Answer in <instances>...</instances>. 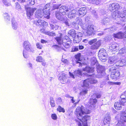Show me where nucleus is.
I'll return each instance as SVG.
<instances>
[{"instance_id": "obj_1", "label": "nucleus", "mask_w": 126, "mask_h": 126, "mask_svg": "<svg viewBox=\"0 0 126 126\" xmlns=\"http://www.w3.org/2000/svg\"><path fill=\"white\" fill-rule=\"evenodd\" d=\"M90 110L88 109H85L82 106L81 107H78L76 109L75 114L77 115L79 121L77 120L78 126H87V121L89 118V116L85 115L82 118V115L89 114Z\"/></svg>"}, {"instance_id": "obj_2", "label": "nucleus", "mask_w": 126, "mask_h": 126, "mask_svg": "<svg viewBox=\"0 0 126 126\" xmlns=\"http://www.w3.org/2000/svg\"><path fill=\"white\" fill-rule=\"evenodd\" d=\"M112 16L114 19L118 20L120 18L123 21L125 22L126 20V10L123 9L120 12L118 11L112 14Z\"/></svg>"}, {"instance_id": "obj_3", "label": "nucleus", "mask_w": 126, "mask_h": 126, "mask_svg": "<svg viewBox=\"0 0 126 126\" xmlns=\"http://www.w3.org/2000/svg\"><path fill=\"white\" fill-rule=\"evenodd\" d=\"M55 39L59 44L61 45H62L66 48H68L69 47L71 42L66 39H62L61 37H57Z\"/></svg>"}, {"instance_id": "obj_4", "label": "nucleus", "mask_w": 126, "mask_h": 126, "mask_svg": "<svg viewBox=\"0 0 126 126\" xmlns=\"http://www.w3.org/2000/svg\"><path fill=\"white\" fill-rule=\"evenodd\" d=\"M109 70V72L111 73L110 76L112 79H117L120 75L119 71L118 70L116 71V68L114 66L110 67Z\"/></svg>"}, {"instance_id": "obj_5", "label": "nucleus", "mask_w": 126, "mask_h": 126, "mask_svg": "<svg viewBox=\"0 0 126 126\" xmlns=\"http://www.w3.org/2000/svg\"><path fill=\"white\" fill-rule=\"evenodd\" d=\"M81 28L84 30H87L86 32L87 34L90 36L93 34L94 30L93 25H88L87 24L82 23L81 26Z\"/></svg>"}, {"instance_id": "obj_6", "label": "nucleus", "mask_w": 126, "mask_h": 126, "mask_svg": "<svg viewBox=\"0 0 126 126\" xmlns=\"http://www.w3.org/2000/svg\"><path fill=\"white\" fill-rule=\"evenodd\" d=\"M107 53L106 50L104 49H101L98 52V56L99 59L102 62L106 61V57Z\"/></svg>"}, {"instance_id": "obj_7", "label": "nucleus", "mask_w": 126, "mask_h": 126, "mask_svg": "<svg viewBox=\"0 0 126 126\" xmlns=\"http://www.w3.org/2000/svg\"><path fill=\"white\" fill-rule=\"evenodd\" d=\"M97 82V80L94 78H89L84 80L83 82V87H88L90 84H95Z\"/></svg>"}, {"instance_id": "obj_8", "label": "nucleus", "mask_w": 126, "mask_h": 126, "mask_svg": "<svg viewBox=\"0 0 126 126\" xmlns=\"http://www.w3.org/2000/svg\"><path fill=\"white\" fill-rule=\"evenodd\" d=\"M101 97V95L99 94H94L92 96V98L90 99L89 101V106L95 104L97 102L96 98H99Z\"/></svg>"}, {"instance_id": "obj_9", "label": "nucleus", "mask_w": 126, "mask_h": 126, "mask_svg": "<svg viewBox=\"0 0 126 126\" xmlns=\"http://www.w3.org/2000/svg\"><path fill=\"white\" fill-rule=\"evenodd\" d=\"M25 9L26 11L27 15L29 19L30 18L31 16L33 15L34 11L36 10V9L35 8H32L30 7H27L26 6H25Z\"/></svg>"}, {"instance_id": "obj_10", "label": "nucleus", "mask_w": 126, "mask_h": 126, "mask_svg": "<svg viewBox=\"0 0 126 126\" xmlns=\"http://www.w3.org/2000/svg\"><path fill=\"white\" fill-rule=\"evenodd\" d=\"M23 46L24 48L27 51L29 52L31 51L32 47L28 41H24L23 44Z\"/></svg>"}, {"instance_id": "obj_11", "label": "nucleus", "mask_w": 126, "mask_h": 126, "mask_svg": "<svg viewBox=\"0 0 126 126\" xmlns=\"http://www.w3.org/2000/svg\"><path fill=\"white\" fill-rule=\"evenodd\" d=\"M70 10L68 6L65 5L61 6L59 8L60 13L63 15H65L66 14L65 12H69Z\"/></svg>"}, {"instance_id": "obj_12", "label": "nucleus", "mask_w": 126, "mask_h": 126, "mask_svg": "<svg viewBox=\"0 0 126 126\" xmlns=\"http://www.w3.org/2000/svg\"><path fill=\"white\" fill-rule=\"evenodd\" d=\"M82 33L80 32L78 33L76 36L75 35L73 39V42L74 43H78L82 39Z\"/></svg>"}, {"instance_id": "obj_13", "label": "nucleus", "mask_w": 126, "mask_h": 126, "mask_svg": "<svg viewBox=\"0 0 126 126\" xmlns=\"http://www.w3.org/2000/svg\"><path fill=\"white\" fill-rule=\"evenodd\" d=\"M87 12V10L86 8L82 7L79 9L78 11L77 14L79 16L82 17L85 15Z\"/></svg>"}, {"instance_id": "obj_14", "label": "nucleus", "mask_w": 126, "mask_h": 126, "mask_svg": "<svg viewBox=\"0 0 126 126\" xmlns=\"http://www.w3.org/2000/svg\"><path fill=\"white\" fill-rule=\"evenodd\" d=\"M34 23L37 25L43 26H44L47 25L48 23L43 20L39 19L37 20H35Z\"/></svg>"}, {"instance_id": "obj_15", "label": "nucleus", "mask_w": 126, "mask_h": 126, "mask_svg": "<svg viewBox=\"0 0 126 126\" xmlns=\"http://www.w3.org/2000/svg\"><path fill=\"white\" fill-rule=\"evenodd\" d=\"M44 16L43 11L40 9L37 10L35 13V16L37 18H42Z\"/></svg>"}, {"instance_id": "obj_16", "label": "nucleus", "mask_w": 126, "mask_h": 126, "mask_svg": "<svg viewBox=\"0 0 126 126\" xmlns=\"http://www.w3.org/2000/svg\"><path fill=\"white\" fill-rule=\"evenodd\" d=\"M117 59V57L116 56L110 57L109 59L108 63H109L111 64L116 63V64H117L116 61Z\"/></svg>"}, {"instance_id": "obj_17", "label": "nucleus", "mask_w": 126, "mask_h": 126, "mask_svg": "<svg viewBox=\"0 0 126 126\" xmlns=\"http://www.w3.org/2000/svg\"><path fill=\"white\" fill-rule=\"evenodd\" d=\"M60 76L59 79L62 82L65 81L67 77V75L63 73H60L59 74Z\"/></svg>"}, {"instance_id": "obj_18", "label": "nucleus", "mask_w": 126, "mask_h": 126, "mask_svg": "<svg viewBox=\"0 0 126 126\" xmlns=\"http://www.w3.org/2000/svg\"><path fill=\"white\" fill-rule=\"evenodd\" d=\"M110 49L113 51H116L119 49V45L117 44H113L110 47Z\"/></svg>"}, {"instance_id": "obj_19", "label": "nucleus", "mask_w": 126, "mask_h": 126, "mask_svg": "<svg viewBox=\"0 0 126 126\" xmlns=\"http://www.w3.org/2000/svg\"><path fill=\"white\" fill-rule=\"evenodd\" d=\"M124 33L121 32H119L117 33L113 34V37H114L121 39L124 38Z\"/></svg>"}, {"instance_id": "obj_20", "label": "nucleus", "mask_w": 126, "mask_h": 126, "mask_svg": "<svg viewBox=\"0 0 126 126\" xmlns=\"http://www.w3.org/2000/svg\"><path fill=\"white\" fill-rule=\"evenodd\" d=\"M76 15V11L73 10L69 12L68 15V18L72 19L75 17Z\"/></svg>"}, {"instance_id": "obj_21", "label": "nucleus", "mask_w": 126, "mask_h": 126, "mask_svg": "<svg viewBox=\"0 0 126 126\" xmlns=\"http://www.w3.org/2000/svg\"><path fill=\"white\" fill-rule=\"evenodd\" d=\"M100 45V41H98L91 46V48L93 50L97 49L99 47Z\"/></svg>"}, {"instance_id": "obj_22", "label": "nucleus", "mask_w": 126, "mask_h": 126, "mask_svg": "<svg viewBox=\"0 0 126 126\" xmlns=\"http://www.w3.org/2000/svg\"><path fill=\"white\" fill-rule=\"evenodd\" d=\"M83 70L84 71L88 73H92L94 71V68L87 66L83 69Z\"/></svg>"}, {"instance_id": "obj_23", "label": "nucleus", "mask_w": 126, "mask_h": 126, "mask_svg": "<svg viewBox=\"0 0 126 126\" xmlns=\"http://www.w3.org/2000/svg\"><path fill=\"white\" fill-rule=\"evenodd\" d=\"M119 63V64H117L114 63V65L118 66H122L126 64V60L125 59H122L118 62H117L116 63Z\"/></svg>"}, {"instance_id": "obj_24", "label": "nucleus", "mask_w": 126, "mask_h": 126, "mask_svg": "<svg viewBox=\"0 0 126 126\" xmlns=\"http://www.w3.org/2000/svg\"><path fill=\"white\" fill-rule=\"evenodd\" d=\"M96 68L97 72H105V67L103 66L97 64Z\"/></svg>"}, {"instance_id": "obj_25", "label": "nucleus", "mask_w": 126, "mask_h": 126, "mask_svg": "<svg viewBox=\"0 0 126 126\" xmlns=\"http://www.w3.org/2000/svg\"><path fill=\"white\" fill-rule=\"evenodd\" d=\"M126 110H125V112H123L121 115L120 118L121 121L122 123L126 122Z\"/></svg>"}, {"instance_id": "obj_26", "label": "nucleus", "mask_w": 126, "mask_h": 126, "mask_svg": "<svg viewBox=\"0 0 126 126\" xmlns=\"http://www.w3.org/2000/svg\"><path fill=\"white\" fill-rule=\"evenodd\" d=\"M61 21L65 23V25L68 27H70L71 26V23L69 22V20L66 17H63Z\"/></svg>"}, {"instance_id": "obj_27", "label": "nucleus", "mask_w": 126, "mask_h": 126, "mask_svg": "<svg viewBox=\"0 0 126 126\" xmlns=\"http://www.w3.org/2000/svg\"><path fill=\"white\" fill-rule=\"evenodd\" d=\"M49 10H46L45 11H44V9H43V14L44 15V17L47 19L49 18L50 15V13L49 12L50 11Z\"/></svg>"}, {"instance_id": "obj_28", "label": "nucleus", "mask_w": 126, "mask_h": 126, "mask_svg": "<svg viewBox=\"0 0 126 126\" xmlns=\"http://www.w3.org/2000/svg\"><path fill=\"white\" fill-rule=\"evenodd\" d=\"M109 19L108 17H105L101 21V23L103 25H105L108 23Z\"/></svg>"}, {"instance_id": "obj_29", "label": "nucleus", "mask_w": 126, "mask_h": 126, "mask_svg": "<svg viewBox=\"0 0 126 126\" xmlns=\"http://www.w3.org/2000/svg\"><path fill=\"white\" fill-rule=\"evenodd\" d=\"M121 105V103H120V102H117L115 103L114 106L116 109L119 110L122 108Z\"/></svg>"}, {"instance_id": "obj_30", "label": "nucleus", "mask_w": 126, "mask_h": 126, "mask_svg": "<svg viewBox=\"0 0 126 126\" xmlns=\"http://www.w3.org/2000/svg\"><path fill=\"white\" fill-rule=\"evenodd\" d=\"M85 87V88L84 87L82 89V91L80 92V95H84L87 93L88 87Z\"/></svg>"}, {"instance_id": "obj_31", "label": "nucleus", "mask_w": 126, "mask_h": 126, "mask_svg": "<svg viewBox=\"0 0 126 126\" xmlns=\"http://www.w3.org/2000/svg\"><path fill=\"white\" fill-rule=\"evenodd\" d=\"M59 12H56V18L58 20L61 21L63 18V16L60 15V14Z\"/></svg>"}, {"instance_id": "obj_32", "label": "nucleus", "mask_w": 126, "mask_h": 126, "mask_svg": "<svg viewBox=\"0 0 126 126\" xmlns=\"http://www.w3.org/2000/svg\"><path fill=\"white\" fill-rule=\"evenodd\" d=\"M74 73L75 76L80 77L82 76V72L79 70L75 71L74 72Z\"/></svg>"}, {"instance_id": "obj_33", "label": "nucleus", "mask_w": 126, "mask_h": 126, "mask_svg": "<svg viewBox=\"0 0 126 126\" xmlns=\"http://www.w3.org/2000/svg\"><path fill=\"white\" fill-rule=\"evenodd\" d=\"M68 34L74 38L76 35L75 30L73 29L70 30L68 32Z\"/></svg>"}, {"instance_id": "obj_34", "label": "nucleus", "mask_w": 126, "mask_h": 126, "mask_svg": "<svg viewBox=\"0 0 126 126\" xmlns=\"http://www.w3.org/2000/svg\"><path fill=\"white\" fill-rule=\"evenodd\" d=\"M123 96L122 95L120 97L121 100H120V102L122 105L125 106L126 104V99L125 98L123 97Z\"/></svg>"}, {"instance_id": "obj_35", "label": "nucleus", "mask_w": 126, "mask_h": 126, "mask_svg": "<svg viewBox=\"0 0 126 126\" xmlns=\"http://www.w3.org/2000/svg\"><path fill=\"white\" fill-rule=\"evenodd\" d=\"M12 27L13 29L14 30H16L17 27V23L13 19L12 21Z\"/></svg>"}, {"instance_id": "obj_36", "label": "nucleus", "mask_w": 126, "mask_h": 126, "mask_svg": "<svg viewBox=\"0 0 126 126\" xmlns=\"http://www.w3.org/2000/svg\"><path fill=\"white\" fill-rule=\"evenodd\" d=\"M110 121V117L108 115L105 118L103 121V123L104 124H106L108 122Z\"/></svg>"}, {"instance_id": "obj_37", "label": "nucleus", "mask_w": 126, "mask_h": 126, "mask_svg": "<svg viewBox=\"0 0 126 126\" xmlns=\"http://www.w3.org/2000/svg\"><path fill=\"white\" fill-rule=\"evenodd\" d=\"M113 6L114 7V11H115L116 10H118L120 8V6L119 4L118 3H113Z\"/></svg>"}, {"instance_id": "obj_38", "label": "nucleus", "mask_w": 126, "mask_h": 126, "mask_svg": "<svg viewBox=\"0 0 126 126\" xmlns=\"http://www.w3.org/2000/svg\"><path fill=\"white\" fill-rule=\"evenodd\" d=\"M44 33L46 35L50 36H54L55 35V33L53 32H50L48 31H45Z\"/></svg>"}, {"instance_id": "obj_39", "label": "nucleus", "mask_w": 126, "mask_h": 126, "mask_svg": "<svg viewBox=\"0 0 126 126\" xmlns=\"http://www.w3.org/2000/svg\"><path fill=\"white\" fill-rule=\"evenodd\" d=\"M76 23L77 24H79L80 26H81L82 24L83 23L82 19L79 17H77L76 19Z\"/></svg>"}, {"instance_id": "obj_40", "label": "nucleus", "mask_w": 126, "mask_h": 126, "mask_svg": "<svg viewBox=\"0 0 126 126\" xmlns=\"http://www.w3.org/2000/svg\"><path fill=\"white\" fill-rule=\"evenodd\" d=\"M98 72V74L96 75V77L98 78H100L103 77L105 75V72Z\"/></svg>"}, {"instance_id": "obj_41", "label": "nucleus", "mask_w": 126, "mask_h": 126, "mask_svg": "<svg viewBox=\"0 0 126 126\" xmlns=\"http://www.w3.org/2000/svg\"><path fill=\"white\" fill-rule=\"evenodd\" d=\"M88 2L92 4H95L98 5L99 3V0H88Z\"/></svg>"}, {"instance_id": "obj_42", "label": "nucleus", "mask_w": 126, "mask_h": 126, "mask_svg": "<svg viewBox=\"0 0 126 126\" xmlns=\"http://www.w3.org/2000/svg\"><path fill=\"white\" fill-rule=\"evenodd\" d=\"M27 4L28 5H33L34 4V0H27Z\"/></svg>"}, {"instance_id": "obj_43", "label": "nucleus", "mask_w": 126, "mask_h": 126, "mask_svg": "<svg viewBox=\"0 0 126 126\" xmlns=\"http://www.w3.org/2000/svg\"><path fill=\"white\" fill-rule=\"evenodd\" d=\"M50 105L52 107H54L55 106V104L53 97H51L50 98Z\"/></svg>"}, {"instance_id": "obj_44", "label": "nucleus", "mask_w": 126, "mask_h": 126, "mask_svg": "<svg viewBox=\"0 0 126 126\" xmlns=\"http://www.w3.org/2000/svg\"><path fill=\"white\" fill-rule=\"evenodd\" d=\"M50 26L51 29L54 30H56L58 28V26L55 24H50Z\"/></svg>"}, {"instance_id": "obj_45", "label": "nucleus", "mask_w": 126, "mask_h": 126, "mask_svg": "<svg viewBox=\"0 0 126 126\" xmlns=\"http://www.w3.org/2000/svg\"><path fill=\"white\" fill-rule=\"evenodd\" d=\"M119 53L120 54H124L126 53V48L123 47L120 49L119 50Z\"/></svg>"}, {"instance_id": "obj_46", "label": "nucleus", "mask_w": 126, "mask_h": 126, "mask_svg": "<svg viewBox=\"0 0 126 126\" xmlns=\"http://www.w3.org/2000/svg\"><path fill=\"white\" fill-rule=\"evenodd\" d=\"M61 4H53V9L54 10L56 9H58L61 6Z\"/></svg>"}, {"instance_id": "obj_47", "label": "nucleus", "mask_w": 126, "mask_h": 126, "mask_svg": "<svg viewBox=\"0 0 126 126\" xmlns=\"http://www.w3.org/2000/svg\"><path fill=\"white\" fill-rule=\"evenodd\" d=\"M53 47H54V48L57 49L58 51H60L62 50H63L65 51L64 49L63 48L60 47H58L57 45H53L52 46Z\"/></svg>"}, {"instance_id": "obj_48", "label": "nucleus", "mask_w": 126, "mask_h": 126, "mask_svg": "<svg viewBox=\"0 0 126 126\" xmlns=\"http://www.w3.org/2000/svg\"><path fill=\"white\" fill-rule=\"evenodd\" d=\"M50 4H47L45 6L44 8V11H45V10H50Z\"/></svg>"}, {"instance_id": "obj_49", "label": "nucleus", "mask_w": 126, "mask_h": 126, "mask_svg": "<svg viewBox=\"0 0 126 126\" xmlns=\"http://www.w3.org/2000/svg\"><path fill=\"white\" fill-rule=\"evenodd\" d=\"M44 59L42 58L41 56H38L37 57L36 59V61L39 62H43Z\"/></svg>"}, {"instance_id": "obj_50", "label": "nucleus", "mask_w": 126, "mask_h": 126, "mask_svg": "<svg viewBox=\"0 0 126 126\" xmlns=\"http://www.w3.org/2000/svg\"><path fill=\"white\" fill-rule=\"evenodd\" d=\"M57 110L60 112H64L65 111L64 109L60 106H59L58 108H57Z\"/></svg>"}, {"instance_id": "obj_51", "label": "nucleus", "mask_w": 126, "mask_h": 126, "mask_svg": "<svg viewBox=\"0 0 126 126\" xmlns=\"http://www.w3.org/2000/svg\"><path fill=\"white\" fill-rule=\"evenodd\" d=\"M79 50L78 47L73 46L72 48L71 52H75Z\"/></svg>"}, {"instance_id": "obj_52", "label": "nucleus", "mask_w": 126, "mask_h": 126, "mask_svg": "<svg viewBox=\"0 0 126 126\" xmlns=\"http://www.w3.org/2000/svg\"><path fill=\"white\" fill-rule=\"evenodd\" d=\"M81 56V55L80 53H78L75 55V58L78 60V61H80V57Z\"/></svg>"}, {"instance_id": "obj_53", "label": "nucleus", "mask_w": 126, "mask_h": 126, "mask_svg": "<svg viewBox=\"0 0 126 126\" xmlns=\"http://www.w3.org/2000/svg\"><path fill=\"white\" fill-rule=\"evenodd\" d=\"M2 1L3 4L6 6H9L11 4L10 2L6 0H2Z\"/></svg>"}, {"instance_id": "obj_54", "label": "nucleus", "mask_w": 126, "mask_h": 126, "mask_svg": "<svg viewBox=\"0 0 126 126\" xmlns=\"http://www.w3.org/2000/svg\"><path fill=\"white\" fill-rule=\"evenodd\" d=\"M3 15L5 19L6 20H8V21L9 20V16H8L7 13H5Z\"/></svg>"}, {"instance_id": "obj_55", "label": "nucleus", "mask_w": 126, "mask_h": 126, "mask_svg": "<svg viewBox=\"0 0 126 126\" xmlns=\"http://www.w3.org/2000/svg\"><path fill=\"white\" fill-rule=\"evenodd\" d=\"M92 14L94 17L95 18H98V15L97 13L95 10H93L92 11Z\"/></svg>"}, {"instance_id": "obj_56", "label": "nucleus", "mask_w": 126, "mask_h": 126, "mask_svg": "<svg viewBox=\"0 0 126 126\" xmlns=\"http://www.w3.org/2000/svg\"><path fill=\"white\" fill-rule=\"evenodd\" d=\"M113 4H110L109 5V10L110 11H112L114 9V7L113 6Z\"/></svg>"}, {"instance_id": "obj_57", "label": "nucleus", "mask_w": 126, "mask_h": 126, "mask_svg": "<svg viewBox=\"0 0 126 126\" xmlns=\"http://www.w3.org/2000/svg\"><path fill=\"white\" fill-rule=\"evenodd\" d=\"M97 41L96 39H93L90 40L88 42L89 44L90 45H92L93 43H94Z\"/></svg>"}, {"instance_id": "obj_58", "label": "nucleus", "mask_w": 126, "mask_h": 126, "mask_svg": "<svg viewBox=\"0 0 126 126\" xmlns=\"http://www.w3.org/2000/svg\"><path fill=\"white\" fill-rule=\"evenodd\" d=\"M36 46L37 48L39 49H41L43 47L42 45L39 43H37L36 44Z\"/></svg>"}, {"instance_id": "obj_59", "label": "nucleus", "mask_w": 126, "mask_h": 126, "mask_svg": "<svg viewBox=\"0 0 126 126\" xmlns=\"http://www.w3.org/2000/svg\"><path fill=\"white\" fill-rule=\"evenodd\" d=\"M16 8L17 9H21V6L20 5L19 3L18 2H16Z\"/></svg>"}, {"instance_id": "obj_60", "label": "nucleus", "mask_w": 126, "mask_h": 126, "mask_svg": "<svg viewBox=\"0 0 126 126\" xmlns=\"http://www.w3.org/2000/svg\"><path fill=\"white\" fill-rule=\"evenodd\" d=\"M51 117L52 119L54 120H56L57 118V115L55 114H52Z\"/></svg>"}, {"instance_id": "obj_61", "label": "nucleus", "mask_w": 126, "mask_h": 126, "mask_svg": "<svg viewBox=\"0 0 126 126\" xmlns=\"http://www.w3.org/2000/svg\"><path fill=\"white\" fill-rule=\"evenodd\" d=\"M77 23L75 22H73L72 23V25H71V26L73 27H76V26L77 25Z\"/></svg>"}, {"instance_id": "obj_62", "label": "nucleus", "mask_w": 126, "mask_h": 126, "mask_svg": "<svg viewBox=\"0 0 126 126\" xmlns=\"http://www.w3.org/2000/svg\"><path fill=\"white\" fill-rule=\"evenodd\" d=\"M23 55L24 57L26 58H27L28 57V56L26 54V52L25 51L23 50Z\"/></svg>"}, {"instance_id": "obj_63", "label": "nucleus", "mask_w": 126, "mask_h": 126, "mask_svg": "<svg viewBox=\"0 0 126 126\" xmlns=\"http://www.w3.org/2000/svg\"><path fill=\"white\" fill-rule=\"evenodd\" d=\"M57 101L58 103H61L62 102L61 98L60 97L58 98L57 100Z\"/></svg>"}, {"instance_id": "obj_64", "label": "nucleus", "mask_w": 126, "mask_h": 126, "mask_svg": "<svg viewBox=\"0 0 126 126\" xmlns=\"http://www.w3.org/2000/svg\"><path fill=\"white\" fill-rule=\"evenodd\" d=\"M69 74L70 76L71 77L74 79L75 78L74 76H74V75L72 73H71L69 72Z\"/></svg>"}]
</instances>
